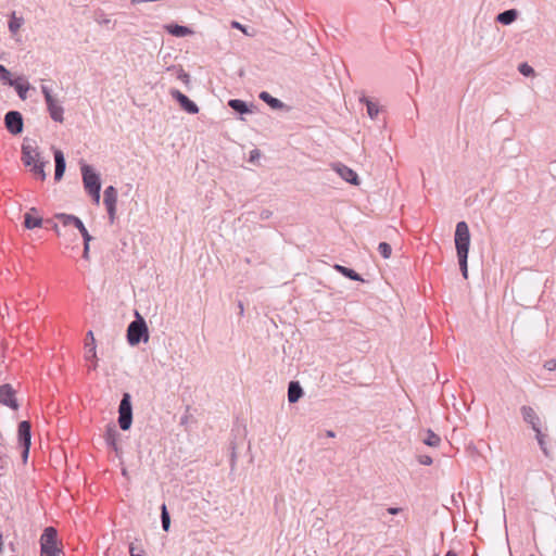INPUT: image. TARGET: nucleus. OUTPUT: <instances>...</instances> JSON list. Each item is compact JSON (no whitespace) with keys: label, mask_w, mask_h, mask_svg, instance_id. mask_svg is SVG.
I'll return each instance as SVG.
<instances>
[{"label":"nucleus","mask_w":556,"mask_h":556,"mask_svg":"<svg viewBox=\"0 0 556 556\" xmlns=\"http://www.w3.org/2000/svg\"><path fill=\"white\" fill-rule=\"evenodd\" d=\"M41 93L43 94L45 102L47 105V111L54 122L63 123L64 121V108L62 106L61 101L58 97L52 92V89L46 85H41L40 87Z\"/></svg>","instance_id":"nucleus-1"},{"label":"nucleus","mask_w":556,"mask_h":556,"mask_svg":"<svg viewBox=\"0 0 556 556\" xmlns=\"http://www.w3.org/2000/svg\"><path fill=\"white\" fill-rule=\"evenodd\" d=\"M470 232L465 222H459L455 229V248L457 256H465L469 253Z\"/></svg>","instance_id":"nucleus-2"},{"label":"nucleus","mask_w":556,"mask_h":556,"mask_svg":"<svg viewBox=\"0 0 556 556\" xmlns=\"http://www.w3.org/2000/svg\"><path fill=\"white\" fill-rule=\"evenodd\" d=\"M22 161L24 165L27 167L42 161L41 154L34 140L27 138L24 139V142L22 144Z\"/></svg>","instance_id":"nucleus-3"},{"label":"nucleus","mask_w":556,"mask_h":556,"mask_svg":"<svg viewBox=\"0 0 556 556\" xmlns=\"http://www.w3.org/2000/svg\"><path fill=\"white\" fill-rule=\"evenodd\" d=\"M84 188L87 192L97 191L101 189L100 175L88 164H83L80 167Z\"/></svg>","instance_id":"nucleus-4"},{"label":"nucleus","mask_w":556,"mask_h":556,"mask_svg":"<svg viewBox=\"0 0 556 556\" xmlns=\"http://www.w3.org/2000/svg\"><path fill=\"white\" fill-rule=\"evenodd\" d=\"M119 417L118 425L122 430H128L131 426L132 421V413H131V404H130V395L125 393L119 404L118 408Z\"/></svg>","instance_id":"nucleus-5"},{"label":"nucleus","mask_w":556,"mask_h":556,"mask_svg":"<svg viewBox=\"0 0 556 556\" xmlns=\"http://www.w3.org/2000/svg\"><path fill=\"white\" fill-rule=\"evenodd\" d=\"M62 549L58 544V533L52 527L45 529L40 538V553Z\"/></svg>","instance_id":"nucleus-6"},{"label":"nucleus","mask_w":556,"mask_h":556,"mask_svg":"<svg viewBox=\"0 0 556 556\" xmlns=\"http://www.w3.org/2000/svg\"><path fill=\"white\" fill-rule=\"evenodd\" d=\"M18 441L23 446L22 457L23 460L26 462L28 458L29 447H30V424L26 420L21 421L17 429Z\"/></svg>","instance_id":"nucleus-7"},{"label":"nucleus","mask_w":556,"mask_h":556,"mask_svg":"<svg viewBox=\"0 0 556 556\" xmlns=\"http://www.w3.org/2000/svg\"><path fill=\"white\" fill-rule=\"evenodd\" d=\"M331 168L340 176L342 180L354 186H358L361 184L358 175L346 165L342 163H333Z\"/></svg>","instance_id":"nucleus-8"},{"label":"nucleus","mask_w":556,"mask_h":556,"mask_svg":"<svg viewBox=\"0 0 556 556\" xmlns=\"http://www.w3.org/2000/svg\"><path fill=\"white\" fill-rule=\"evenodd\" d=\"M4 123L12 135H18L23 131V117L17 111L8 112L4 116Z\"/></svg>","instance_id":"nucleus-9"},{"label":"nucleus","mask_w":556,"mask_h":556,"mask_svg":"<svg viewBox=\"0 0 556 556\" xmlns=\"http://www.w3.org/2000/svg\"><path fill=\"white\" fill-rule=\"evenodd\" d=\"M520 413L523 421L527 422L534 432H539V428H542V424L534 408L528 405H523L520 408Z\"/></svg>","instance_id":"nucleus-10"},{"label":"nucleus","mask_w":556,"mask_h":556,"mask_svg":"<svg viewBox=\"0 0 556 556\" xmlns=\"http://www.w3.org/2000/svg\"><path fill=\"white\" fill-rule=\"evenodd\" d=\"M0 403L14 410L18 408L15 391L10 384L0 386Z\"/></svg>","instance_id":"nucleus-11"},{"label":"nucleus","mask_w":556,"mask_h":556,"mask_svg":"<svg viewBox=\"0 0 556 556\" xmlns=\"http://www.w3.org/2000/svg\"><path fill=\"white\" fill-rule=\"evenodd\" d=\"M87 339L89 341L86 342L85 349L86 354L85 358L90 362L89 369L94 370L97 368V348H96V341L92 331H88Z\"/></svg>","instance_id":"nucleus-12"},{"label":"nucleus","mask_w":556,"mask_h":556,"mask_svg":"<svg viewBox=\"0 0 556 556\" xmlns=\"http://www.w3.org/2000/svg\"><path fill=\"white\" fill-rule=\"evenodd\" d=\"M170 94L186 112L190 114H195L199 112L198 105L179 90H172Z\"/></svg>","instance_id":"nucleus-13"},{"label":"nucleus","mask_w":556,"mask_h":556,"mask_svg":"<svg viewBox=\"0 0 556 556\" xmlns=\"http://www.w3.org/2000/svg\"><path fill=\"white\" fill-rule=\"evenodd\" d=\"M119 433L116 430L115 425H109L105 431V441L116 453L118 457L122 455V450L118 445Z\"/></svg>","instance_id":"nucleus-14"},{"label":"nucleus","mask_w":556,"mask_h":556,"mask_svg":"<svg viewBox=\"0 0 556 556\" xmlns=\"http://www.w3.org/2000/svg\"><path fill=\"white\" fill-rule=\"evenodd\" d=\"M116 200H117V191H116V189L113 186H109L104 190V200H103V202H104V204L106 206V210H108V213H109L111 219L114 218Z\"/></svg>","instance_id":"nucleus-15"},{"label":"nucleus","mask_w":556,"mask_h":556,"mask_svg":"<svg viewBox=\"0 0 556 556\" xmlns=\"http://www.w3.org/2000/svg\"><path fill=\"white\" fill-rule=\"evenodd\" d=\"M136 319L130 323L127 329V341L130 345L139 343V311L135 309Z\"/></svg>","instance_id":"nucleus-16"},{"label":"nucleus","mask_w":556,"mask_h":556,"mask_svg":"<svg viewBox=\"0 0 556 556\" xmlns=\"http://www.w3.org/2000/svg\"><path fill=\"white\" fill-rule=\"evenodd\" d=\"M9 86L15 89L22 100L27 99V92L30 89V85L23 76L15 78L13 81H9Z\"/></svg>","instance_id":"nucleus-17"},{"label":"nucleus","mask_w":556,"mask_h":556,"mask_svg":"<svg viewBox=\"0 0 556 556\" xmlns=\"http://www.w3.org/2000/svg\"><path fill=\"white\" fill-rule=\"evenodd\" d=\"M54 162H55L54 179L61 180L64 175L65 167H66L65 157L61 150H58V149L54 150Z\"/></svg>","instance_id":"nucleus-18"},{"label":"nucleus","mask_w":556,"mask_h":556,"mask_svg":"<svg viewBox=\"0 0 556 556\" xmlns=\"http://www.w3.org/2000/svg\"><path fill=\"white\" fill-rule=\"evenodd\" d=\"M165 29L173 36L175 37H186V36H189V35H192L193 31L192 29L186 27V26H180V25H175V24H167L165 25Z\"/></svg>","instance_id":"nucleus-19"},{"label":"nucleus","mask_w":556,"mask_h":556,"mask_svg":"<svg viewBox=\"0 0 556 556\" xmlns=\"http://www.w3.org/2000/svg\"><path fill=\"white\" fill-rule=\"evenodd\" d=\"M302 395H303V390H302L300 383L296 381L290 382L289 388H288V401L290 403H295L301 399Z\"/></svg>","instance_id":"nucleus-20"},{"label":"nucleus","mask_w":556,"mask_h":556,"mask_svg":"<svg viewBox=\"0 0 556 556\" xmlns=\"http://www.w3.org/2000/svg\"><path fill=\"white\" fill-rule=\"evenodd\" d=\"M359 101L366 104L367 108V114L371 119H375L379 114V105L377 102L368 99L367 97L363 96L359 98Z\"/></svg>","instance_id":"nucleus-21"},{"label":"nucleus","mask_w":556,"mask_h":556,"mask_svg":"<svg viewBox=\"0 0 556 556\" xmlns=\"http://www.w3.org/2000/svg\"><path fill=\"white\" fill-rule=\"evenodd\" d=\"M228 105L232 110H235L236 112H239L241 114L252 113L251 108L244 101L239 100V99L229 100Z\"/></svg>","instance_id":"nucleus-22"},{"label":"nucleus","mask_w":556,"mask_h":556,"mask_svg":"<svg viewBox=\"0 0 556 556\" xmlns=\"http://www.w3.org/2000/svg\"><path fill=\"white\" fill-rule=\"evenodd\" d=\"M55 218L62 223L64 226H74L76 227L78 224L80 225V219L74 215L70 214H56Z\"/></svg>","instance_id":"nucleus-23"},{"label":"nucleus","mask_w":556,"mask_h":556,"mask_svg":"<svg viewBox=\"0 0 556 556\" xmlns=\"http://www.w3.org/2000/svg\"><path fill=\"white\" fill-rule=\"evenodd\" d=\"M260 98L266 102L271 109L279 110L283 106V103L274 97H271L268 92L263 91L260 93Z\"/></svg>","instance_id":"nucleus-24"},{"label":"nucleus","mask_w":556,"mask_h":556,"mask_svg":"<svg viewBox=\"0 0 556 556\" xmlns=\"http://www.w3.org/2000/svg\"><path fill=\"white\" fill-rule=\"evenodd\" d=\"M517 18L516 10H507L497 15V21L504 25L511 24Z\"/></svg>","instance_id":"nucleus-25"},{"label":"nucleus","mask_w":556,"mask_h":556,"mask_svg":"<svg viewBox=\"0 0 556 556\" xmlns=\"http://www.w3.org/2000/svg\"><path fill=\"white\" fill-rule=\"evenodd\" d=\"M41 224H42L41 217H39V216L34 217L31 215V213H26L25 214L24 225H25V227L27 229H33V228H36V227H40Z\"/></svg>","instance_id":"nucleus-26"},{"label":"nucleus","mask_w":556,"mask_h":556,"mask_svg":"<svg viewBox=\"0 0 556 556\" xmlns=\"http://www.w3.org/2000/svg\"><path fill=\"white\" fill-rule=\"evenodd\" d=\"M334 269L337 271H339L340 274H342L343 276L352 279V280H356V281H361L362 280L361 276L357 273H355L354 270H352V269H350L348 267H344V266H341V265H336Z\"/></svg>","instance_id":"nucleus-27"},{"label":"nucleus","mask_w":556,"mask_h":556,"mask_svg":"<svg viewBox=\"0 0 556 556\" xmlns=\"http://www.w3.org/2000/svg\"><path fill=\"white\" fill-rule=\"evenodd\" d=\"M47 164V162H45L43 160L39 163H36V164H33L30 167V170L33 172V174L35 176H37L38 178H40L41 180H45L47 175H46V172H45V165Z\"/></svg>","instance_id":"nucleus-28"},{"label":"nucleus","mask_w":556,"mask_h":556,"mask_svg":"<svg viewBox=\"0 0 556 556\" xmlns=\"http://www.w3.org/2000/svg\"><path fill=\"white\" fill-rule=\"evenodd\" d=\"M440 442H441V439H440L439 435H437L431 430L427 431V438L424 439V443L426 445L435 447V446H438L440 444Z\"/></svg>","instance_id":"nucleus-29"},{"label":"nucleus","mask_w":556,"mask_h":556,"mask_svg":"<svg viewBox=\"0 0 556 556\" xmlns=\"http://www.w3.org/2000/svg\"><path fill=\"white\" fill-rule=\"evenodd\" d=\"M161 519H162V528H163V530L164 531H168L169 527H170V517H169V514L167 511V508H166L165 504L162 505Z\"/></svg>","instance_id":"nucleus-30"},{"label":"nucleus","mask_w":556,"mask_h":556,"mask_svg":"<svg viewBox=\"0 0 556 556\" xmlns=\"http://www.w3.org/2000/svg\"><path fill=\"white\" fill-rule=\"evenodd\" d=\"M457 258H458V264H459V268L463 274V277L465 279H467L468 278V265H467L468 255L457 256Z\"/></svg>","instance_id":"nucleus-31"},{"label":"nucleus","mask_w":556,"mask_h":556,"mask_svg":"<svg viewBox=\"0 0 556 556\" xmlns=\"http://www.w3.org/2000/svg\"><path fill=\"white\" fill-rule=\"evenodd\" d=\"M13 80L14 79L11 78L10 71L5 66L0 65V81L9 85V81H13Z\"/></svg>","instance_id":"nucleus-32"},{"label":"nucleus","mask_w":556,"mask_h":556,"mask_svg":"<svg viewBox=\"0 0 556 556\" xmlns=\"http://www.w3.org/2000/svg\"><path fill=\"white\" fill-rule=\"evenodd\" d=\"M535 439L542 450V452L547 455V448H546V443H545V435L542 433V429L539 428V432H535Z\"/></svg>","instance_id":"nucleus-33"},{"label":"nucleus","mask_w":556,"mask_h":556,"mask_svg":"<svg viewBox=\"0 0 556 556\" xmlns=\"http://www.w3.org/2000/svg\"><path fill=\"white\" fill-rule=\"evenodd\" d=\"M518 71L520 74H522L523 76H534V70L532 66H530L528 63H521L519 66H518Z\"/></svg>","instance_id":"nucleus-34"},{"label":"nucleus","mask_w":556,"mask_h":556,"mask_svg":"<svg viewBox=\"0 0 556 556\" xmlns=\"http://www.w3.org/2000/svg\"><path fill=\"white\" fill-rule=\"evenodd\" d=\"M378 250L383 258H389L392 252L391 245L387 242H381L378 247Z\"/></svg>","instance_id":"nucleus-35"},{"label":"nucleus","mask_w":556,"mask_h":556,"mask_svg":"<svg viewBox=\"0 0 556 556\" xmlns=\"http://www.w3.org/2000/svg\"><path fill=\"white\" fill-rule=\"evenodd\" d=\"M21 26H22V20H20V18L13 17L9 22V29L13 34L17 33L18 29L21 28Z\"/></svg>","instance_id":"nucleus-36"},{"label":"nucleus","mask_w":556,"mask_h":556,"mask_svg":"<svg viewBox=\"0 0 556 556\" xmlns=\"http://www.w3.org/2000/svg\"><path fill=\"white\" fill-rule=\"evenodd\" d=\"M76 228L79 230V232L81 233L83 238H84V242H90L91 241V236L89 235L88 230L86 229V227L84 226L83 222L80 220V225L78 224L76 226Z\"/></svg>","instance_id":"nucleus-37"},{"label":"nucleus","mask_w":556,"mask_h":556,"mask_svg":"<svg viewBox=\"0 0 556 556\" xmlns=\"http://www.w3.org/2000/svg\"><path fill=\"white\" fill-rule=\"evenodd\" d=\"M149 340V331L148 326L143 318L141 317V342H148Z\"/></svg>","instance_id":"nucleus-38"},{"label":"nucleus","mask_w":556,"mask_h":556,"mask_svg":"<svg viewBox=\"0 0 556 556\" xmlns=\"http://www.w3.org/2000/svg\"><path fill=\"white\" fill-rule=\"evenodd\" d=\"M260 157H261V152L257 149L250 151L249 162L255 163L260 160Z\"/></svg>","instance_id":"nucleus-39"},{"label":"nucleus","mask_w":556,"mask_h":556,"mask_svg":"<svg viewBox=\"0 0 556 556\" xmlns=\"http://www.w3.org/2000/svg\"><path fill=\"white\" fill-rule=\"evenodd\" d=\"M231 26H232L233 28L240 29V30H241L243 34H245L247 36H252V35H253V33H252V31H249V30L247 29V27H245V26H243V25H241L239 22H232V23H231Z\"/></svg>","instance_id":"nucleus-40"},{"label":"nucleus","mask_w":556,"mask_h":556,"mask_svg":"<svg viewBox=\"0 0 556 556\" xmlns=\"http://www.w3.org/2000/svg\"><path fill=\"white\" fill-rule=\"evenodd\" d=\"M418 462L421 464V465H425V466H430L432 464V458L429 456V455H420L418 457Z\"/></svg>","instance_id":"nucleus-41"},{"label":"nucleus","mask_w":556,"mask_h":556,"mask_svg":"<svg viewBox=\"0 0 556 556\" xmlns=\"http://www.w3.org/2000/svg\"><path fill=\"white\" fill-rule=\"evenodd\" d=\"M100 190L97 189V191H89L88 193L92 198L93 202L98 205L100 203Z\"/></svg>","instance_id":"nucleus-42"},{"label":"nucleus","mask_w":556,"mask_h":556,"mask_svg":"<svg viewBox=\"0 0 556 556\" xmlns=\"http://www.w3.org/2000/svg\"><path fill=\"white\" fill-rule=\"evenodd\" d=\"M544 368L549 371L556 370V359H549L545 362Z\"/></svg>","instance_id":"nucleus-43"},{"label":"nucleus","mask_w":556,"mask_h":556,"mask_svg":"<svg viewBox=\"0 0 556 556\" xmlns=\"http://www.w3.org/2000/svg\"><path fill=\"white\" fill-rule=\"evenodd\" d=\"M62 549L60 551H49V552H41L40 556H61Z\"/></svg>","instance_id":"nucleus-44"},{"label":"nucleus","mask_w":556,"mask_h":556,"mask_svg":"<svg viewBox=\"0 0 556 556\" xmlns=\"http://www.w3.org/2000/svg\"><path fill=\"white\" fill-rule=\"evenodd\" d=\"M84 258H88L89 257V242H84V254H83Z\"/></svg>","instance_id":"nucleus-45"},{"label":"nucleus","mask_w":556,"mask_h":556,"mask_svg":"<svg viewBox=\"0 0 556 556\" xmlns=\"http://www.w3.org/2000/svg\"><path fill=\"white\" fill-rule=\"evenodd\" d=\"M135 551H136V548H135L134 544L131 543L129 546L130 556H139L138 554H136Z\"/></svg>","instance_id":"nucleus-46"},{"label":"nucleus","mask_w":556,"mask_h":556,"mask_svg":"<svg viewBox=\"0 0 556 556\" xmlns=\"http://www.w3.org/2000/svg\"><path fill=\"white\" fill-rule=\"evenodd\" d=\"M179 78H180L181 80H184V81H187V80H188V78H189V76H188V74L182 73V74H180V75H179Z\"/></svg>","instance_id":"nucleus-47"},{"label":"nucleus","mask_w":556,"mask_h":556,"mask_svg":"<svg viewBox=\"0 0 556 556\" xmlns=\"http://www.w3.org/2000/svg\"><path fill=\"white\" fill-rule=\"evenodd\" d=\"M445 556H457L455 552L448 551Z\"/></svg>","instance_id":"nucleus-48"},{"label":"nucleus","mask_w":556,"mask_h":556,"mask_svg":"<svg viewBox=\"0 0 556 556\" xmlns=\"http://www.w3.org/2000/svg\"><path fill=\"white\" fill-rule=\"evenodd\" d=\"M389 511H390V514H396L399 511V509L397 508H390Z\"/></svg>","instance_id":"nucleus-49"},{"label":"nucleus","mask_w":556,"mask_h":556,"mask_svg":"<svg viewBox=\"0 0 556 556\" xmlns=\"http://www.w3.org/2000/svg\"><path fill=\"white\" fill-rule=\"evenodd\" d=\"M327 435H328L329 438H333V437H334V433H333L332 431H328V432H327Z\"/></svg>","instance_id":"nucleus-50"},{"label":"nucleus","mask_w":556,"mask_h":556,"mask_svg":"<svg viewBox=\"0 0 556 556\" xmlns=\"http://www.w3.org/2000/svg\"><path fill=\"white\" fill-rule=\"evenodd\" d=\"M2 545H3L2 536L0 535V551L2 549Z\"/></svg>","instance_id":"nucleus-51"},{"label":"nucleus","mask_w":556,"mask_h":556,"mask_svg":"<svg viewBox=\"0 0 556 556\" xmlns=\"http://www.w3.org/2000/svg\"><path fill=\"white\" fill-rule=\"evenodd\" d=\"M123 475H124V476H126V475H127V472H126V469H125V468H123Z\"/></svg>","instance_id":"nucleus-52"},{"label":"nucleus","mask_w":556,"mask_h":556,"mask_svg":"<svg viewBox=\"0 0 556 556\" xmlns=\"http://www.w3.org/2000/svg\"><path fill=\"white\" fill-rule=\"evenodd\" d=\"M131 1H132V3H135L137 0H131Z\"/></svg>","instance_id":"nucleus-53"}]
</instances>
